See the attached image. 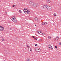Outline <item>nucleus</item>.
I'll use <instances>...</instances> for the list:
<instances>
[{"mask_svg": "<svg viewBox=\"0 0 61 61\" xmlns=\"http://www.w3.org/2000/svg\"><path fill=\"white\" fill-rule=\"evenodd\" d=\"M4 29V28L1 26H0V31L2 32Z\"/></svg>", "mask_w": 61, "mask_h": 61, "instance_id": "1", "label": "nucleus"}, {"mask_svg": "<svg viewBox=\"0 0 61 61\" xmlns=\"http://www.w3.org/2000/svg\"><path fill=\"white\" fill-rule=\"evenodd\" d=\"M38 6V5H37L36 4L33 3V4L32 6V7H37V6Z\"/></svg>", "mask_w": 61, "mask_h": 61, "instance_id": "2", "label": "nucleus"}, {"mask_svg": "<svg viewBox=\"0 0 61 61\" xmlns=\"http://www.w3.org/2000/svg\"><path fill=\"white\" fill-rule=\"evenodd\" d=\"M36 51L37 52H39L40 51V49L39 48H37L36 49Z\"/></svg>", "mask_w": 61, "mask_h": 61, "instance_id": "3", "label": "nucleus"}, {"mask_svg": "<svg viewBox=\"0 0 61 61\" xmlns=\"http://www.w3.org/2000/svg\"><path fill=\"white\" fill-rule=\"evenodd\" d=\"M48 47L50 48V49H53V48H52V46H51V45L50 44L49 45Z\"/></svg>", "mask_w": 61, "mask_h": 61, "instance_id": "4", "label": "nucleus"}, {"mask_svg": "<svg viewBox=\"0 0 61 61\" xmlns=\"http://www.w3.org/2000/svg\"><path fill=\"white\" fill-rule=\"evenodd\" d=\"M29 4L31 6H32L34 3H33V2L31 1H30L29 3Z\"/></svg>", "mask_w": 61, "mask_h": 61, "instance_id": "5", "label": "nucleus"}, {"mask_svg": "<svg viewBox=\"0 0 61 61\" xmlns=\"http://www.w3.org/2000/svg\"><path fill=\"white\" fill-rule=\"evenodd\" d=\"M47 9L48 10H50L51 9V7L50 6H47Z\"/></svg>", "mask_w": 61, "mask_h": 61, "instance_id": "6", "label": "nucleus"}, {"mask_svg": "<svg viewBox=\"0 0 61 61\" xmlns=\"http://www.w3.org/2000/svg\"><path fill=\"white\" fill-rule=\"evenodd\" d=\"M12 21H13L15 23H16L17 22V20H16V19H15L14 20H12Z\"/></svg>", "mask_w": 61, "mask_h": 61, "instance_id": "7", "label": "nucleus"}, {"mask_svg": "<svg viewBox=\"0 0 61 61\" xmlns=\"http://www.w3.org/2000/svg\"><path fill=\"white\" fill-rule=\"evenodd\" d=\"M15 19H16V18H15V16H14L13 17V18H11V19L12 20H14Z\"/></svg>", "mask_w": 61, "mask_h": 61, "instance_id": "8", "label": "nucleus"}, {"mask_svg": "<svg viewBox=\"0 0 61 61\" xmlns=\"http://www.w3.org/2000/svg\"><path fill=\"white\" fill-rule=\"evenodd\" d=\"M26 14H30V11H26Z\"/></svg>", "mask_w": 61, "mask_h": 61, "instance_id": "9", "label": "nucleus"}, {"mask_svg": "<svg viewBox=\"0 0 61 61\" xmlns=\"http://www.w3.org/2000/svg\"><path fill=\"white\" fill-rule=\"evenodd\" d=\"M43 7L44 8H47V5H45Z\"/></svg>", "mask_w": 61, "mask_h": 61, "instance_id": "10", "label": "nucleus"}, {"mask_svg": "<svg viewBox=\"0 0 61 61\" xmlns=\"http://www.w3.org/2000/svg\"><path fill=\"white\" fill-rule=\"evenodd\" d=\"M46 24H47V23L45 22H43L42 23V25H46Z\"/></svg>", "mask_w": 61, "mask_h": 61, "instance_id": "11", "label": "nucleus"}, {"mask_svg": "<svg viewBox=\"0 0 61 61\" xmlns=\"http://www.w3.org/2000/svg\"><path fill=\"white\" fill-rule=\"evenodd\" d=\"M58 37H56L55 38V40H58Z\"/></svg>", "mask_w": 61, "mask_h": 61, "instance_id": "12", "label": "nucleus"}, {"mask_svg": "<svg viewBox=\"0 0 61 61\" xmlns=\"http://www.w3.org/2000/svg\"><path fill=\"white\" fill-rule=\"evenodd\" d=\"M26 61H30V59L29 58H28L27 60Z\"/></svg>", "mask_w": 61, "mask_h": 61, "instance_id": "13", "label": "nucleus"}, {"mask_svg": "<svg viewBox=\"0 0 61 61\" xmlns=\"http://www.w3.org/2000/svg\"><path fill=\"white\" fill-rule=\"evenodd\" d=\"M34 19L35 21H36L37 20V19H38L36 17L34 18Z\"/></svg>", "mask_w": 61, "mask_h": 61, "instance_id": "14", "label": "nucleus"}, {"mask_svg": "<svg viewBox=\"0 0 61 61\" xmlns=\"http://www.w3.org/2000/svg\"><path fill=\"white\" fill-rule=\"evenodd\" d=\"M47 2L48 3H50V0H47Z\"/></svg>", "mask_w": 61, "mask_h": 61, "instance_id": "15", "label": "nucleus"}, {"mask_svg": "<svg viewBox=\"0 0 61 61\" xmlns=\"http://www.w3.org/2000/svg\"><path fill=\"white\" fill-rule=\"evenodd\" d=\"M30 11L29 10V9H27V10H26V12H27L28 11Z\"/></svg>", "mask_w": 61, "mask_h": 61, "instance_id": "16", "label": "nucleus"}, {"mask_svg": "<svg viewBox=\"0 0 61 61\" xmlns=\"http://www.w3.org/2000/svg\"><path fill=\"white\" fill-rule=\"evenodd\" d=\"M48 38L49 39H51V37H49V36H48Z\"/></svg>", "mask_w": 61, "mask_h": 61, "instance_id": "17", "label": "nucleus"}, {"mask_svg": "<svg viewBox=\"0 0 61 61\" xmlns=\"http://www.w3.org/2000/svg\"><path fill=\"white\" fill-rule=\"evenodd\" d=\"M27 9H26L25 8H24V10H25V12H26V11L27 10Z\"/></svg>", "mask_w": 61, "mask_h": 61, "instance_id": "18", "label": "nucleus"}, {"mask_svg": "<svg viewBox=\"0 0 61 61\" xmlns=\"http://www.w3.org/2000/svg\"><path fill=\"white\" fill-rule=\"evenodd\" d=\"M35 40H36L37 39V38H34Z\"/></svg>", "mask_w": 61, "mask_h": 61, "instance_id": "19", "label": "nucleus"}, {"mask_svg": "<svg viewBox=\"0 0 61 61\" xmlns=\"http://www.w3.org/2000/svg\"><path fill=\"white\" fill-rule=\"evenodd\" d=\"M40 31H39L37 32V33H38V34H40Z\"/></svg>", "mask_w": 61, "mask_h": 61, "instance_id": "20", "label": "nucleus"}, {"mask_svg": "<svg viewBox=\"0 0 61 61\" xmlns=\"http://www.w3.org/2000/svg\"><path fill=\"white\" fill-rule=\"evenodd\" d=\"M53 15H54V16H56V14L54 13V14H53Z\"/></svg>", "mask_w": 61, "mask_h": 61, "instance_id": "21", "label": "nucleus"}, {"mask_svg": "<svg viewBox=\"0 0 61 61\" xmlns=\"http://www.w3.org/2000/svg\"><path fill=\"white\" fill-rule=\"evenodd\" d=\"M23 11L24 12V13H25V12H25V10H23Z\"/></svg>", "mask_w": 61, "mask_h": 61, "instance_id": "22", "label": "nucleus"}, {"mask_svg": "<svg viewBox=\"0 0 61 61\" xmlns=\"http://www.w3.org/2000/svg\"><path fill=\"white\" fill-rule=\"evenodd\" d=\"M2 40L3 41H5V40H4L3 39H2Z\"/></svg>", "mask_w": 61, "mask_h": 61, "instance_id": "23", "label": "nucleus"}, {"mask_svg": "<svg viewBox=\"0 0 61 61\" xmlns=\"http://www.w3.org/2000/svg\"><path fill=\"white\" fill-rule=\"evenodd\" d=\"M27 47H28V48H29V46L28 45H27Z\"/></svg>", "mask_w": 61, "mask_h": 61, "instance_id": "24", "label": "nucleus"}, {"mask_svg": "<svg viewBox=\"0 0 61 61\" xmlns=\"http://www.w3.org/2000/svg\"><path fill=\"white\" fill-rule=\"evenodd\" d=\"M35 46H37V45L36 44H35Z\"/></svg>", "mask_w": 61, "mask_h": 61, "instance_id": "25", "label": "nucleus"}, {"mask_svg": "<svg viewBox=\"0 0 61 61\" xmlns=\"http://www.w3.org/2000/svg\"><path fill=\"white\" fill-rule=\"evenodd\" d=\"M42 34L43 35H46V34L42 33Z\"/></svg>", "mask_w": 61, "mask_h": 61, "instance_id": "26", "label": "nucleus"}, {"mask_svg": "<svg viewBox=\"0 0 61 61\" xmlns=\"http://www.w3.org/2000/svg\"><path fill=\"white\" fill-rule=\"evenodd\" d=\"M30 51H31V52H32V49H30Z\"/></svg>", "mask_w": 61, "mask_h": 61, "instance_id": "27", "label": "nucleus"}, {"mask_svg": "<svg viewBox=\"0 0 61 61\" xmlns=\"http://www.w3.org/2000/svg\"><path fill=\"white\" fill-rule=\"evenodd\" d=\"M55 48H57V47L56 46H55Z\"/></svg>", "mask_w": 61, "mask_h": 61, "instance_id": "28", "label": "nucleus"}, {"mask_svg": "<svg viewBox=\"0 0 61 61\" xmlns=\"http://www.w3.org/2000/svg\"><path fill=\"white\" fill-rule=\"evenodd\" d=\"M20 11V13H22V11H21V10H19Z\"/></svg>", "mask_w": 61, "mask_h": 61, "instance_id": "29", "label": "nucleus"}, {"mask_svg": "<svg viewBox=\"0 0 61 61\" xmlns=\"http://www.w3.org/2000/svg\"><path fill=\"white\" fill-rule=\"evenodd\" d=\"M40 33H41V34H42V32H41V31H40Z\"/></svg>", "mask_w": 61, "mask_h": 61, "instance_id": "30", "label": "nucleus"}, {"mask_svg": "<svg viewBox=\"0 0 61 61\" xmlns=\"http://www.w3.org/2000/svg\"><path fill=\"white\" fill-rule=\"evenodd\" d=\"M15 5H13L12 6V7H15Z\"/></svg>", "mask_w": 61, "mask_h": 61, "instance_id": "31", "label": "nucleus"}, {"mask_svg": "<svg viewBox=\"0 0 61 61\" xmlns=\"http://www.w3.org/2000/svg\"><path fill=\"white\" fill-rule=\"evenodd\" d=\"M32 37H33V38H35V37H34V36H32Z\"/></svg>", "mask_w": 61, "mask_h": 61, "instance_id": "32", "label": "nucleus"}, {"mask_svg": "<svg viewBox=\"0 0 61 61\" xmlns=\"http://www.w3.org/2000/svg\"><path fill=\"white\" fill-rule=\"evenodd\" d=\"M59 44H60V45H61V43H60Z\"/></svg>", "mask_w": 61, "mask_h": 61, "instance_id": "33", "label": "nucleus"}, {"mask_svg": "<svg viewBox=\"0 0 61 61\" xmlns=\"http://www.w3.org/2000/svg\"><path fill=\"white\" fill-rule=\"evenodd\" d=\"M35 26H36V25L35 24Z\"/></svg>", "mask_w": 61, "mask_h": 61, "instance_id": "34", "label": "nucleus"}, {"mask_svg": "<svg viewBox=\"0 0 61 61\" xmlns=\"http://www.w3.org/2000/svg\"><path fill=\"white\" fill-rule=\"evenodd\" d=\"M19 0V1H20L21 0Z\"/></svg>", "mask_w": 61, "mask_h": 61, "instance_id": "35", "label": "nucleus"}, {"mask_svg": "<svg viewBox=\"0 0 61 61\" xmlns=\"http://www.w3.org/2000/svg\"><path fill=\"white\" fill-rule=\"evenodd\" d=\"M6 13H7V12H6Z\"/></svg>", "mask_w": 61, "mask_h": 61, "instance_id": "36", "label": "nucleus"}, {"mask_svg": "<svg viewBox=\"0 0 61 61\" xmlns=\"http://www.w3.org/2000/svg\"><path fill=\"white\" fill-rule=\"evenodd\" d=\"M0 29H1V30H2V29H0Z\"/></svg>", "mask_w": 61, "mask_h": 61, "instance_id": "37", "label": "nucleus"}, {"mask_svg": "<svg viewBox=\"0 0 61 61\" xmlns=\"http://www.w3.org/2000/svg\"><path fill=\"white\" fill-rule=\"evenodd\" d=\"M61 22V20L60 21Z\"/></svg>", "mask_w": 61, "mask_h": 61, "instance_id": "38", "label": "nucleus"}]
</instances>
